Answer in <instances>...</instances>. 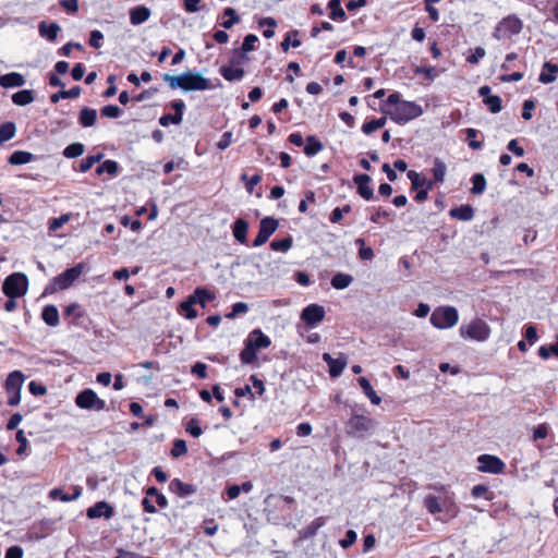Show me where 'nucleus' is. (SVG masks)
I'll list each match as a JSON object with an SVG mask.
<instances>
[{
  "instance_id": "obj_1",
  "label": "nucleus",
  "mask_w": 558,
  "mask_h": 558,
  "mask_svg": "<svg viewBox=\"0 0 558 558\" xmlns=\"http://www.w3.org/2000/svg\"><path fill=\"white\" fill-rule=\"evenodd\" d=\"M386 104L390 105L391 108L388 110L381 109L383 112L393 122L401 125L418 118L423 113V109L418 104L414 101L401 100L399 93L390 94L386 100Z\"/></svg>"
},
{
  "instance_id": "obj_2",
  "label": "nucleus",
  "mask_w": 558,
  "mask_h": 558,
  "mask_svg": "<svg viewBox=\"0 0 558 558\" xmlns=\"http://www.w3.org/2000/svg\"><path fill=\"white\" fill-rule=\"evenodd\" d=\"M162 80L171 89L181 88L183 92L206 90L215 87L208 78L193 71H185L179 75L166 73L162 75Z\"/></svg>"
},
{
  "instance_id": "obj_3",
  "label": "nucleus",
  "mask_w": 558,
  "mask_h": 558,
  "mask_svg": "<svg viewBox=\"0 0 558 558\" xmlns=\"http://www.w3.org/2000/svg\"><path fill=\"white\" fill-rule=\"evenodd\" d=\"M377 422L365 415H353L345 425L347 434L355 438H365L373 434Z\"/></svg>"
},
{
  "instance_id": "obj_4",
  "label": "nucleus",
  "mask_w": 558,
  "mask_h": 558,
  "mask_svg": "<svg viewBox=\"0 0 558 558\" xmlns=\"http://www.w3.org/2000/svg\"><path fill=\"white\" fill-rule=\"evenodd\" d=\"M28 290V278L23 272H13L8 276L2 284V292L10 299L21 298Z\"/></svg>"
},
{
  "instance_id": "obj_5",
  "label": "nucleus",
  "mask_w": 558,
  "mask_h": 558,
  "mask_svg": "<svg viewBox=\"0 0 558 558\" xmlns=\"http://www.w3.org/2000/svg\"><path fill=\"white\" fill-rule=\"evenodd\" d=\"M459 314L453 306H440L434 310L430 315V323L435 328L447 329L458 324Z\"/></svg>"
},
{
  "instance_id": "obj_6",
  "label": "nucleus",
  "mask_w": 558,
  "mask_h": 558,
  "mask_svg": "<svg viewBox=\"0 0 558 558\" xmlns=\"http://www.w3.org/2000/svg\"><path fill=\"white\" fill-rule=\"evenodd\" d=\"M462 338H469L478 342L486 341L490 336V327L483 319L476 318L459 329Z\"/></svg>"
},
{
  "instance_id": "obj_7",
  "label": "nucleus",
  "mask_w": 558,
  "mask_h": 558,
  "mask_svg": "<svg viewBox=\"0 0 558 558\" xmlns=\"http://www.w3.org/2000/svg\"><path fill=\"white\" fill-rule=\"evenodd\" d=\"M522 27L523 23L519 17L509 15L498 23L494 32V37L498 40L510 38L519 34Z\"/></svg>"
},
{
  "instance_id": "obj_8",
  "label": "nucleus",
  "mask_w": 558,
  "mask_h": 558,
  "mask_svg": "<svg viewBox=\"0 0 558 558\" xmlns=\"http://www.w3.org/2000/svg\"><path fill=\"white\" fill-rule=\"evenodd\" d=\"M75 404L84 410L102 411L106 409V402L98 398L92 389H84L75 398Z\"/></svg>"
},
{
  "instance_id": "obj_9",
  "label": "nucleus",
  "mask_w": 558,
  "mask_h": 558,
  "mask_svg": "<svg viewBox=\"0 0 558 558\" xmlns=\"http://www.w3.org/2000/svg\"><path fill=\"white\" fill-rule=\"evenodd\" d=\"M424 502H425L426 508L428 509V511L432 514L444 513V514L450 517V515H453V513H454L453 504L447 497L441 498V497H435L433 495H428L425 498Z\"/></svg>"
},
{
  "instance_id": "obj_10",
  "label": "nucleus",
  "mask_w": 558,
  "mask_h": 558,
  "mask_svg": "<svg viewBox=\"0 0 558 558\" xmlns=\"http://www.w3.org/2000/svg\"><path fill=\"white\" fill-rule=\"evenodd\" d=\"M279 222L272 217H265L260 220L259 231L255 240L253 241V245L255 247L262 246L265 244L271 234L278 229Z\"/></svg>"
},
{
  "instance_id": "obj_11",
  "label": "nucleus",
  "mask_w": 558,
  "mask_h": 558,
  "mask_svg": "<svg viewBox=\"0 0 558 558\" xmlns=\"http://www.w3.org/2000/svg\"><path fill=\"white\" fill-rule=\"evenodd\" d=\"M84 267V264L80 263L66 269L53 279V284L61 290L69 288L83 274Z\"/></svg>"
},
{
  "instance_id": "obj_12",
  "label": "nucleus",
  "mask_w": 558,
  "mask_h": 558,
  "mask_svg": "<svg viewBox=\"0 0 558 558\" xmlns=\"http://www.w3.org/2000/svg\"><path fill=\"white\" fill-rule=\"evenodd\" d=\"M477 469L482 472L500 473L504 470L505 463L497 457L490 454H482L477 458Z\"/></svg>"
},
{
  "instance_id": "obj_13",
  "label": "nucleus",
  "mask_w": 558,
  "mask_h": 558,
  "mask_svg": "<svg viewBox=\"0 0 558 558\" xmlns=\"http://www.w3.org/2000/svg\"><path fill=\"white\" fill-rule=\"evenodd\" d=\"M325 317V310L322 305L311 304L306 306L301 314L302 320L305 322L307 326H315L320 323Z\"/></svg>"
},
{
  "instance_id": "obj_14",
  "label": "nucleus",
  "mask_w": 558,
  "mask_h": 558,
  "mask_svg": "<svg viewBox=\"0 0 558 558\" xmlns=\"http://www.w3.org/2000/svg\"><path fill=\"white\" fill-rule=\"evenodd\" d=\"M323 360L328 364L329 375L332 378L339 377L348 364V359L343 354L335 359L329 353H324Z\"/></svg>"
},
{
  "instance_id": "obj_15",
  "label": "nucleus",
  "mask_w": 558,
  "mask_h": 558,
  "mask_svg": "<svg viewBox=\"0 0 558 558\" xmlns=\"http://www.w3.org/2000/svg\"><path fill=\"white\" fill-rule=\"evenodd\" d=\"M357 187V193L361 197L366 201H371L374 197V191L371 187V177L367 174H357L353 179Z\"/></svg>"
},
{
  "instance_id": "obj_16",
  "label": "nucleus",
  "mask_w": 558,
  "mask_h": 558,
  "mask_svg": "<svg viewBox=\"0 0 558 558\" xmlns=\"http://www.w3.org/2000/svg\"><path fill=\"white\" fill-rule=\"evenodd\" d=\"M112 513V508L105 501H99L87 509V517L90 519L110 518Z\"/></svg>"
},
{
  "instance_id": "obj_17",
  "label": "nucleus",
  "mask_w": 558,
  "mask_h": 558,
  "mask_svg": "<svg viewBox=\"0 0 558 558\" xmlns=\"http://www.w3.org/2000/svg\"><path fill=\"white\" fill-rule=\"evenodd\" d=\"M248 343H251L256 350L266 349L271 344V341L268 336L264 335L260 329H254L247 338Z\"/></svg>"
},
{
  "instance_id": "obj_18",
  "label": "nucleus",
  "mask_w": 558,
  "mask_h": 558,
  "mask_svg": "<svg viewBox=\"0 0 558 558\" xmlns=\"http://www.w3.org/2000/svg\"><path fill=\"white\" fill-rule=\"evenodd\" d=\"M25 84V77L16 72H11L0 76V85L4 88L20 87Z\"/></svg>"
},
{
  "instance_id": "obj_19",
  "label": "nucleus",
  "mask_w": 558,
  "mask_h": 558,
  "mask_svg": "<svg viewBox=\"0 0 558 558\" xmlns=\"http://www.w3.org/2000/svg\"><path fill=\"white\" fill-rule=\"evenodd\" d=\"M25 377L22 372L14 371L9 374L5 380V389L8 392L21 391Z\"/></svg>"
},
{
  "instance_id": "obj_20",
  "label": "nucleus",
  "mask_w": 558,
  "mask_h": 558,
  "mask_svg": "<svg viewBox=\"0 0 558 558\" xmlns=\"http://www.w3.org/2000/svg\"><path fill=\"white\" fill-rule=\"evenodd\" d=\"M558 64L545 62L543 71L539 74L538 81L543 84H549L557 80Z\"/></svg>"
},
{
  "instance_id": "obj_21",
  "label": "nucleus",
  "mask_w": 558,
  "mask_h": 558,
  "mask_svg": "<svg viewBox=\"0 0 558 558\" xmlns=\"http://www.w3.org/2000/svg\"><path fill=\"white\" fill-rule=\"evenodd\" d=\"M150 16V10L145 5H138L130 11V21L133 25L146 22Z\"/></svg>"
},
{
  "instance_id": "obj_22",
  "label": "nucleus",
  "mask_w": 558,
  "mask_h": 558,
  "mask_svg": "<svg viewBox=\"0 0 558 558\" xmlns=\"http://www.w3.org/2000/svg\"><path fill=\"white\" fill-rule=\"evenodd\" d=\"M220 74L229 82L240 81L244 77L245 71L233 65H223L219 69Z\"/></svg>"
},
{
  "instance_id": "obj_23",
  "label": "nucleus",
  "mask_w": 558,
  "mask_h": 558,
  "mask_svg": "<svg viewBox=\"0 0 558 558\" xmlns=\"http://www.w3.org/2000/svg\"><path fill=\"white\" fill-rule=\"evenodd\" d=\"M449 215L453 219L470 221L474 217V209L470 205H462L460 207L450 209Z\"/></svg>"
},
{
  "instance_id": "obj_24",
  "label": "nucleus",
  "mask_w": 558,
  "mask_h": 558,
  "mask_svg": "<svg viewBox=\"0 0 558 558\" xmlns=\"http://www.w3.org/2000/svg\"><path fill=\"white\" fill-rule=\"evenodd\" d=\"M41 318L47 325L51 327L58 326L60 322L58 308L54 305L45 306L41 312Z\"/></svg>"
},
{
  "instance_id": "obj_25",
  "label": "nucleus",
  "mask_w": 558,
  "mask_h": 558,
  "mask_svg": "<svg viewBox=\"0 0 558 558\" xmlns=\"http://www.w3.org/2000/svg\"><path fill=\"white\" fill-rule=\"evenodd\" d=\"M359 385L366 395V397L371 400V402L375 405L380 404L381 398L376 393V391L373 389L371 383L365 377L359 378Z\"/></svg>"
},
{
  "instance_id": "obj_26",
  "label": "nucleus",
  "mask_w": 558,
  "mask_h": 558,
  "mask_svg": "<svg viewBox=\"0 0 558 558\" xmlns=\"http://www.w3.org/2000/svg\"><path fill=\"white\" fill-rule=\"evenodd\" d=\"M38 28L39 34L50 41L56 40L58 33L60 32V26L57 23L47 24L46 22H41Z\"/></svg>"
},
{
  "instance_id": "obj_27",
  "label": "nucleus",
  "mask_w": 558,
  "mask_h": 558,
  "mask_svg": "<svg viewBox=\"0 0 558 558\" xmlns=\"http://www.w3.org/2000/svg\"><path fill=\"white\" fill-rule=\"evenodd\" d=\"M326 524V518L319 517L313 520L300 534L302 538H310L314 536L317 531Z\"/></svg>"
},
{
  "instance_id": "obj_28",
  "label": "nucleus",
  "mask_w": 558,
  "mask_h": 558,
  "mask_svg": "<svg viewBox=\"0 0 558 558\" xmlns=\"http://www.w3.org/2000/svg\"><path fill=\"white\" fill-rule=\"evenodd\" d=\"M247 229L248 223L244 219H238L233 225L234 239L244 244L246 242Z\"/></svg>"
},
{
  "instance_id": "obj_29",
  "label": "nucleus",
  "mask_w": 558,
  "mask_h": 558,
  "mask_svg": "<svg viewBox=\"0 0 558 558\" xmlns=\"http://www.w3.org/2000/svg\"><path fill=\"white\" fill-rule=\"evenodd\" d=\"M34 155L25 150H16L9 157V163L14 166L25 165L33 161Z\"/></svg>"
},
{
  "instance_id": "obj_30",
  "label": "nucleus",
  "mask_w": 558,
  "mask_h": 558,
  "mask_svg": "<svg viewBox=\"0 0 558 558\" xmlns=\"http://www.w3.org/2000/svg\"><path fill=\"white\" fill-rule=\"evenodd\" d=\"M97 112L95 109L85 107L80 112V123L84 128L93 126L96 123Z\"/></svg>"
},
{
  "instance_id": "obj_31",
  "label": "nucleus",
  "mask_w": 558,
  "mask_h": 558,
  "mask_svg": "<svg viewBox=\"0 0 558 558\" xmlns=\"http://www.w3.org/2000/svg\"><path fill=\"white\" fill-rule=\"evenodd\" d=\"M196 303V296L190 295L189 299L181 303L180 310L187 319H194L197 317V312L194 308Z\"/></svg>"
},
{
  "instance_id": "obj_32",
  "label": "nucleus",
  "mask_w": 558,
  "mask_h": 558,
  "mask_svg": "<svg viewBox=\"0 0 558 558\" xmlns=\"http://www.w3.org/2000/svg\"><path fill=\"white\" fill-rule=\"evenodd\" d=\"M408 178L411 181L412 189H414V190H421L423 186H425L427 189H432L433 187V182L432 181H427L425 179H422L420 173L414 171V170H410L408 172Z\"/></svg>"
},
{
  "instance_id": "obj_33",
  "label": "nucleus",
  "mask_w": 558,
  "mask_h": 558,
  "mask_svg": "<svg viewBox=\"0 0 558 558\" xmlns=\"http://www.w3.org/2000/svg\"><path fill=\"white\" fill-rule=\"evenodd\" d=\"M81 95V87L74 86L69 90H61L56 94H52L50 100L52 104H57L61 98L62 99H73L77 98Z\"/></svg>"
},
{
  "instance_id": "obj_34",
  "label": "nucleus",
  "mask_w": 558,
  "mask_h": 558,
  "mask_svg": "<svg viewBox=\"0 0 558 558\" xmlns=\"http://www.w3.org/2000/svg\"><path fill=\"white\" fill-rule=\"evenodd\" d=\"M353 282V277L348 274L339 272L331 279V286L337 290H343Z\"/></svg>"
},
{
  "instance_id": "obj_35",
  "label": "nucleus",
  "mask_w": 558,
  "mask_h": 558,
  "mask_svg": "<svg viewBox=\"0 0 558 558\" xmlns=\"http://www.w3.org/2000/svg\"><path fill=\"white\" fill-rule=\"evenodd\" d=\"M12 101L17 106H26L34 101L33 92L29 89H23L16 92L12 96Z\"/></svg>"
},
{
  "instance_id": "obj_36",
  "label": "nucleus",
  "mask_w": 558,
  "mask_h": 558,
  "mask_svg": "<svg viewBox=\"0 0 558 558\" xmlns=\"http://www.w3.org/2000/svg\"><path fill=\"white\" fill-rule=\"evenodd\" d=\"M16 134V125L13 122L0 124V145L13 138Z\"/></svg>"
},
{
  "instance_id": "obj_37",
  "label": "nucleus",
  "mask_w": 558,
  "mask_h": 558,
  "mask_svg": "<svg viewBox=\"0 0 558 558\" xmlns=\"http://www.w3.org/2000/svg\"><path fill=\"white\" fill-rule=\"evenodd\" d=\"M323 144L313 135L306 138V145L304 147V153L307 156H314L318 154L323 149Z\"/></svg>"
},
{
  "instance_id": "obj_38",
  "label": "nucleus",
  "mask_w": 558,
  "mask_h": 558,
  "mask_svg": "<svg viewBox=\"0 0 558 558\" xmlns=\"http://www.w3.org/2000/svg\"><path fill=\"white\" fill-rule=\"evenodd\" d=\"M330 12V19L344 21L347 19L345 12L341 7L340 0H330L328 3Z\"/></svg>"
},
{
  "instance_id": "obj_39",
  "label": "nucleus",
  "mask_w": 558,
  "mask_h": 558,
  "mask_svg": "<svg viewBox=\"0 0 558 558\" xmlns=\"http://www.w3.org/2000/svg\"><path fill=\"white\" fill-rule=\"evenodd\" d=\"M473 186L471 189V193L475 195H481L484 193L486 189V179L482 173H476L471 179Z\"/></svg>"
},
{
  "instance_id": "obj_40",
  "label": "nucleus",
  "mask_w": 558,
  "mask_h": 558,
  "mask_svg": "<svg viewBox=\"0 0 558 558\" xmlns=\"http://www.w3.org/2000/svg\"><path fill=\"white\" fill-rule=\"evenodd\" d=\"M256 349L246 340L245 348L240 354L241 362L243 364H251L256 360Z\"/></svg>"
},
{
  "instance_id": "obj_41",
  "label": "nucleus",
  "mask_w": 558,
  "mask_h": 558,
  "mask_svg": "<svg viewBox=\"0 0 558 558\" xmlns=\"http://www.w3.org/2000/svg\"><path fill=\"white\" fill-rule=\"evenodd\" d=\"M193 296H196V303L201 304L202 307L206 306L207 301H213L215 299V294L204 288H197L194 291Z\"/></svg>"
},
{
  "instance_id": "obj_42",
  "label": "nucleus",
  "mask_w": 558,
  "mask_h": 558,
  "mask_svg": "<svg viewBox=\"0 0 558 558\" xmlns=\"http://www.w3.org/2000/svg\"><path fill=\"white\" fill-rule=\"evenodd\" d=\"M223 14L228 16V20L221 23L223 28H231L234 24L240 22V16L236 14V11L233 8H226Z\"/></svg>"
},
{
  "instance_id": "obj_43",
  "label": "nucleus",
  "mask_w": 558,
  "mask_h": 558,
  "mask_svg": "<svg viewBox=\"0 0 558 558\" xmlns=\"http://www.w3.org/2000/svg\"><path fill=\"white\" fill-rule=\"evenodd\" d=\"M84 153V145L82 143H73L65 147L63 155L66 158H76Z\"/></svg>"
},
{
  "instance_id": "obj_44",
  "label": "nucleus",
  "mask_w": 558,
  "mask_h": 558,
  "mask_svg": "<svg viewBox=\"0 0 558 558\" xmlns=\"http://www.w3.org/2000/svg\"><path fill=\"white\" fill-rule=\"evenodd\" d=\"M292 238L291 236H287L282 240H274L271 243H270V247L274 250V251H277V252H288L291 246H292Z\"/></svg>"
},
{
  "instance_id": "obj_45",
  "label": "nucleus",
  "mask_w": 558,
  "mask_h": 558,
  "mask_svg": "<svg viewBox=\"0 0 558 558\" xmlns=\"http://www.w3.org/2000/svg\"><path fill=\"white\" fill-rule=\"evenodd\" d=\"M447 167L446 165L440 160L436 159L434 161V168H433V174L436 182H444L445 175H446Z\"/></svg>"
},
{
  "instance_id": "obj_46",
  "label": "nucleus",
  "mask_w": 558,
  "mask_h": 558,
  "mask_svg": "<svg viewBox=\"0 0 558 558\" xmlns=\"http://www.w3.org/2000/svg\"><path fill=\"white\" fill-rule=\"evenodd\" d=\"M118 170H119V166H118V163L116 161H113V160H106L96 169V172L98 174L107 172V173H109L111 175H114V174H117Z\"/></svg>"
},
{
  "instance_id": "obj_47",
  "label": "nucleus",
  "mask_w": 558,
  "mask_h": 558,
  "mask_svg": "<svg viewBox=\"0 0 558 558\" xmlns=\"http://www.w3.org/2000/svg\"><path fill=\"white\" fill-rule=\"evenodd\" d=\"M484 104L488 106L490 112L498 113L502 106H501V98L497 95L488 96L484 99Z\"/></svg>"
},
{
  "instance_id": "obj_48",
  "label": "nucleus",
  "mask_w": 558,
  "mask_h": 558,
  "mask_svg": "<svg viewBox=\"0 0 558 558\" xmlns=\"http://www.w3.org/2000/svg\"><path fill=\"white\" fill-rule=\"evenodd\" d=\"M70 219H71V215L70 214H64V215H61L58 218L51 219L49 221V230L52 231V232L59 230L65 223H68L70 221Z\"/></svg>"
},
{
  "instance_id": "obj_49",
  "label": "nucleus",
  "mask_w": 558,
  "mask_h": 558,
  "mask_svg": "<svg viewBox=\"0 0 558 558\" xmlns=\"http://www.w3.org/2000/svg\"><path fill=\"white\" fill-rule=\"evenodd\" d=\"M268 26L269 28L268 29H265L263 35L266 37V38H271L274 35H275V32H274V27L277 26V22L275 19L272 17H264L259 21V26L263 27V26Z\"/></svg>"
},
{
  "instance_id": "obj_50",
  "label": "nucleus",
  "mask_w": 558,
  "mask_h": 558,
  "mask_svg": "<svg viewBox=\"0 0 558 558\" xmlns=\"http://www.w3.org/2000/svg\"><path fill=\"white\" fill-rule=\"evenodd\" d=\"M414 73L424 74V76L429 81H434L438 76V72L434 66H416L414 69Z\"/></svg>"
},
{
  "instance_id": "obj_51",
  "label": "nucleus",
  "mask_w": 558,
  "mask_h": 558,
  "mask_svg": "<svg viewBox=\"0 0 558 558\" xmlns=\"http://www.w3.org/2000/svg\"><path fill=\"white\" fill-rule=\"evenodd\" d=\"M187 451V446L185 440L183 439H175L173 442V448L171 450V454L173 458H179L183 454H185Z\"/></svg>"
},
{
  "instance_id": "obj_52",
  "label": "nucleus",
  "mask_w": 558,
  "mask_h": 558,
  "mask_svg": "<svg viewBox=\"0 0 558 558\" xmlns=\"http://www.w3.org/2000/svg\"><path fill=\"white\" fill-rule=\"evenodd\" d=\"M185 429H186L187 433H190L195 438L202 436V434H203V429L199 426V423H198L197 418H191L187 422Z\"/></svg>"
},
{
  "instance_id": "obj_53",
  "label": "nucleus",
  "mask_w": 558,
  "mask_h": 558,
  "mask_svg": "<svg viewBox=\"0 0 558 558\" xmlns=\"http://www.w3.org/2000/svg\"><path fill=\"white\" fill-rule=\"evenodd\" d=\"M101 158H102V154H99L97 156H88V157L84 158L81 161L80 170L82 172L88 171L96 162L100 161Z\"/></svg>"
},
{
  "instance_id": "obj_54",
  "label": "nucleus",
  "mask_w": 558,
  "mask_h": 558,
  "mask_svg": "<svg viewBox=\"0 0 558 558\" xmlns=\"http://www.w3.org/2000/svg\"><path fill=\"white\" fill-rule=\"evenodd\" d=\"M62 492L63 490H50V496L52 499H61L63 501H71L78 498L80 496V490H73V493L70 495L62 494Z\"/></svg>"
},
{
  "instance_id": "obj_55",
  "label": "nucleus",
  "mask_w": 558,
  "mask_h": 558,
  "mask_svg": "<svg viewBox=\"0 0 558 558\" xmlns=\"http://www.w3.org/2000/svg\"><path fill=\"white\" fill-rule=\"evenodd\" d=\"M356 243L361 245L360 251H359L360 258L363 260H371L374 257L373 248L364 246L365 242L361 238L356 240Z\"/></svg>"
},
{
  "instance_id": "obj_56",
  "label": "nucleus",
  "mask_w": 558,
  "mask_h": 558,
  "mask_svg": "<svg viewBox=\"0 0 558 558\" xmlns=\"http://www.w3.org/2000/svg\"><path fill=\"white\" fill-rule=\"evenodd\" d=\"M258 40L257 36L254 34H248L244 37L241 51L242 52H250L255 49V43Z\"/></svg>"
},
{
  "instance_id": "obj_57",
  "label": "nucleus",
  "mask_w": 558,
  "mask_h": 558,
  "mask_svg": "<svg viewBox=\"0 0 558 558\" xmlns=\"http://www.w3.org/2000/svg\"><path fill=\"white\" fill-rule=\"evenodd\" d=\"M538 354L544 360L548 359L550 355H555L558 357V345L557 344L543 345L539 348Z\"/></svg>"
},
{
  "instance_id": "obj_58",
  "label": "nucleus",
  "mask_w": 558,
  "mask_h": 558,
  "mask_svg": "<svg viewBox=\"0 0 558 558\" xmlns=\"http://www.w3.org/2000/svg\"><path fill=\"white\" fill-rule=\"evenodd\" d=\"M101 114L106 118L116 119L121 114V109L116 105H108L101 109Z\"/></svg>"
},
{
  "instance_id": "obj_59",
  "label": "nucleus",
  "mask_w": 558,
  "mask_h": 558,
  "mask_svg": "<svg viewBox=\"0 0 558 558\" xmlns=\"http://www.w3.org/2000/svg\"><path fill=\"white\" fill-rule=\"evenodd\" d=\"M181 122H182V119H181L180 114H175V113L174 114H171V113L163 114L159 119V123L162 126H168L169 124H180Z\"/></svg>"
},
{
  "instance_id": "obj_60",
  "label": "nucleus",
  "mask_w": 558,
  "mask_h": 558,
  "mask_svg": "<svg viewBox=\"0 0 558 558\" xmlns=\"http://www.w3.org/2000/svg\"><path fill=\"white\" fill-rule=\"evenodd\" d=\"M486 54V51L482 47H476L473 52L466 57V61L470 64H477L481 59H483Z\"/></svg>"
},
{
  "instance_id": "obj_61",
  "label": "nucleus",
  "mask_w": 558,
  "mask_h": 558,
  "mask_svg": "<svg viewBox=\"0 0 558 558\" xmlns=\"http://www.w3.org/2000/svg\"><path fill=\"white\" fill-rule=\"evenodd\" d=\"M465 132H466V136L469 138V146L472 149H480L483 146V143L480 141H475V137L477 135V130L469 128V129H466Z\"/></svg>"
},
{
  "instance_id": "obj_62",
  "label": "nucleus",
  "mask_w": 558,
  "mask_h": 558,
  "mask_svg": "<svg viewBox=\"0 0 558 558\" xmlns=\"http://www.w3.org/2000/svg\"><path fill=\"white\" fill-rule=\"evenodd\" d=\"M356 538H357L356 533L353 530H349L345 533V537L343 539L339 541V544L343 548H349L350 546H352L355 543Z\"/></svg>"
},
{
  "instance_id": "obj_63",
  "label": "nucleus",
  "mask_w": 558,
  "mask_h": 558,
  "mask_svg": "<svg viewBox=\"0 0 558 558\" xmlns=\"http://www.w3.org/2000/svg\"><path fill=\"white\" fill-rule=\"evenodd\" d=\"M201 2L202 0H184V9L189 13H196L204 9V7H201Z\"/></svg>"
},
{
  "instance_id": "obj_64",
  "label": "nucleus",
  "mask_w": 558,
  "mask_h": 558,
  "mask_svg": "<svg viewBox=\"0 0 558 558\" xmlns=\"http://www.w3.org/2000/svg\"><path fill=\"white\" fill-rule=\"evenodd\" d=\"M102 39V33L100 31L95 29L90 33L89 45L94 48H100Z\"/></svg>"
}]
</instances>
